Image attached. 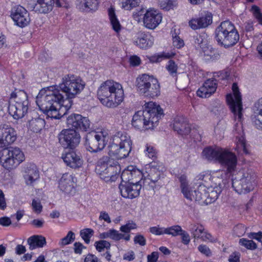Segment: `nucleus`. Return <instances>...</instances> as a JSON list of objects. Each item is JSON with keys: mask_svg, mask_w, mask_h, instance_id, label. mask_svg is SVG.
I'll return each instance as SVG.
<instances>
[{"mask_svg": "<svg viewBox=\"0 0 262 262\" xmlns=\"http://www.w3.org/2000/svg\"><path fill=\"white\" fill-rule=\"evenodd\" d=\"M85 85L80 77L67 75L62 78L59 85L60 89L66 95V98L55 86H50L41 90L36 97L37 105L47 116L52 119H60L71 108L72 99L79 94Z\"/></svg>", "mask_w": 262, "mask_h": 262, "instance_id": "nucleus-1", "label": "nucleus"}, {"mask_svg": "<svg viewBox=\"0 0 262 262\" xmlns=\"http://www.w3.org/2000/svg\"><path fill=\"white\" fill-rule=\"evenodd\" d=\"M226 176V173L223 170L201 174L200 176V179L202 181L201 184L196 189H193L188 184L186 176L181 175L179 179L181 192L188 200L202 201L206 204L212 203L216 200L221 193V182Z\"/></svg>", "mask_w": 262, "mask_h": 262, "instance_id": "nucleus-2", "label": "nucleus"}, {"mask_svg": "<svg viewBox=\"0 0 262 262\" xmlns=\"http://www.w3.org/2000/svg\"><path fill=\"white\" fill-rule=\"evenodd\" d=\"M143 111L136 112L133 116L132 126L137 129L144 131L152 129L158 125L163 110L155 102H146Z\"/></svg>", "mask_w": 262, "mask_h": 262, "instance_id": "nucleus-3", "label": "nucleus"}, {"mask_svg": "<svg viewBox=\"0 0 262 262\" xmlns=\"http://www.w3.org/2000/svg\"><path fill=\"white\" fill-rule=\"evenodd\" d=\"M97 95L101 103L109 108L117 107L124 99L122 84L113 80H107L101 83L98 88Z\"/></svg>", "mask_w": 262, "mask_h": 262, "instance_id": "nucleus-4", "label": "nucleus"}, {"mask_svg": "<svg viewBox=\"0 0 262 262\" xmlns=\"http://www.w3.org/2000/svg\"><path fill=\"white\" fill-rule=\"evenodd\" d=\"M215 33L218 44L225 48L234 46L239 39L235 27L228 20L222 22L216 28Z\"/></svg>", "mask_w": 262, "mask_h": 262, "instance_id": "nucleus-5", "label": "nucleus"}, {"mask_svg": "<svg viewBox=\"0 0 262 262\" xmlns=\"http://www.w3.org/2000/svg\"><path fill=\"white\" fill-rule=\"evenodd\" d=\"M135 87L139 95L146 97L155 98L160 96L161 93V86L157 78L146 74L137 77Z\"/></svg>", "mask_w": 262, "mask_h": 262, "instance_id": "nucleus-6", "label": "nucleus"}, {"mask_svg": "<svg viewBox=\"0 0 262 262\" xmlns=\"http://www.w3.org/2000/svg\"><path fill=\"white\" fill-rule=\"evenodd\" d=\"M28 104L27 93L23 90L16 91L11 94L9 113L15 119L22 118L28 112Z\"/></svg>", "mask_w": 262, "mask_h": 262, "instance_id": "nucleus-7", "label": "nucleus"}, {"mask_svg": "<svg viewBox=\"0 0 262 262\" xmlns=\"http://www.w3.org/2000/svg\"><path fill=\"white\" fill-rule=\"evenodd\" d=\"M25 160L23 151L18 147L4 148L0 150V165L5 169H15Z\"/></svg>", "mask_w": 262, "mask_h": 262, "instance_id": "nucleus-8", "label": "nucleus"}, {"mask_svg": "<svg viewBox=\"0 0 262 262\" xmlns=\"http://www.w3.org/2000/svg\"><path fill=\"white\" fill-rule=\"evenodd\" d=\"M255 175L252 171H239L232 179V187L238 194H244L253 190Z\"/></svg>", "mask_w": 262, "mask_h": 262, "instance_id": "nucleus-9", "label": "nucleus"}, {"mask_svg": "<svg viewBox=\"0 0 262 262\" xmlns=\"http://www.w3.org/2000/svg\"><path fill=\"white\" fill-rule=\"evenodd\" d=\"M108 139L109 134L107 130L93 132L86 135L85 145L90 152H97L104 148Z\"/></svg>", "mask_w": 262, "mask_h": 262, "instance_id": "nucleus-10", "label": "nucleus"}, {"mask_svg": "<svg viewBox=\"0 0 262 262\" xmlns=\"http://www.w3.org/2000/svg\"><path fill=\"white\" fill-rule=\"evenodd\" d=\"M232 93L226 95V101L235 121L241 122L243 119V104L242 95L236 83L232 86Z\"/></svg>", "mask_w": 262, "mask_h": 262, "instance_id": "nucleus-11", "label": "nucleus"}, {"mask_svg": "<svg viewBox=\"0 0 262 262\" xmlns=\"http://www.w3.org/2000/svg\"><path fill=\"white\" fill-rule=\"evenodd\" d=\"M107 157H103L98 161L96 166V172L99 175L100 178L106 182L115 181L120 171L119 165L109 164L106 162Z\"/></svg>", "mask_w": 262, "mask_h": 262, "instance_id": "nucleus-12", "label": "nucleus"}, {"mask_svg": "<svg viewBox=\"0 0 262 262\" xmlns=\"http://www.w3.org/2000/svg\"><path fill=\"white\" fill-rule=\"evenodd\" d=\"M59 141L63 147L72 149L79 144L80 136L75 129H64L59 135Z\"/></svg>", "mask_w": 262, "mask_h": 262, "instance_id": "nucleus-13", "label": "nucleus"}, {"mask_svg": "<svg viewBox=\"0 0 262 262\" xmlns=\"http://www.w3.org/2000/svg\"><path fill=\"white\" fill-rule=\"evenodd\" d=\"M217 162L226 168L228 172L232 173L235 170L237 158L229 149L222 148Z\"/></svg>", "mask_w": 262, "mask_h": 262, "instance_id": "nucleus-14", "label": "nucleus"}, {"mask_svg": "<svg viewBox=\"0 0 262 262\" xmlns=\"http://www.w3.org/2000/svg\"><path fill=\"white\" fill-rule=\"evenodd\" d=\"M68 127L73 129L87 131L91 126V122L88 118L80 114H72L69 115L66 121Z\"/></svg>", "mask_w": 262, "mask_h": 262, "instance_id": "nucleus-15", "label": "nucleus"}, {"mask_svg": "<svg viewBox=\"0 0 262 262\" xmlns=\"http://www.w3.org/2000/svg\"><path fill=\"white\" fill-rule=\"evenodd\" d=\"M145 12L143 17V24L145 27L150 29H155L162 21V15L154 9L146 10L142 8L138 12V15H141Z\"/></svg>", "mask_w": 262, "mask_h": 262, "instance_id": "nucleus-16", "label": "nucleus"}, {"mask_svg": "<svg viewBox=\"0 0 262 262\" xmlns=\"http://www.w3.org/2000/svg\"><path fill=\"white\" fill-rule=\"evenodd\" d=\"M11 16L15 24L21 28L27 26L30 21L29 13L23 6H14L11 10Z\"/></svg>", "mask_w": 262, "mask_h": 262, "instance_id": "nucleus-17", "label": "nucleus"}, {"mask_svg": "<svg viewBox=\"0 0 262 262\" xmlns=\"http://www.w3.org/2000/svg\"><path fill=\"white\" fill-rule=\"evenodd\" d=\"M17 139L16 131L7 124L0 125V147H4L13 143Z\"/></svg>", "mask_w": 262, "mask_h": 262, "instance_id": "nucleus-18", "label": "nucleus"}, {"mask_svg": "<svg viewBox=\"0 0 262 262\" xmlns=\"http://www.w3.org/2000/svg\"><path fill=\"white\" fill-rule=\"evenodd\" d=\"M34 3L30 4L32 10L38 13L46 14L51 11L53 6H61L60 0H34Z\"/></svg>", "mask_w": 262, "mask_h": 262, "instance_id": "nucleus-19", "label": "nucleus"}, {"mask_svg": "<svg viewBox=\"0 0 262 262\" xmlns=\"http://www.w3.org/2000/svg\"><path fill=\"white\" fill-rule=\"evenodd\" d=\"M121 195L126 199H134L139 195L141 184L136 182L121 183L119 185Z\"/></svg>", "mask_w": 262, "mask_h": 262, "instance_id": "nucleus-20", "label": "nucleus"}, {"mask_svg": "<svg viewBox=\"0 0 262 262\" xmlns=\"http://www.w3.org/2000/svg\"><path fill=\"white\" fill-rule=\"evenodd\" d=\"M188 230L195 239H201L204 242H213L214 241L212 235L205 230L202 225L198 223L189 224Z\"/></svg>", "mask_w": 262, "mask_h": 262, "instance_id": "nucleus-21", "label": "nucleus"}, {"mask_svg": "<svg viewBox=\"0 0 262 262\" xmlns=\"http://www.w3.org/2000/svg\"><path fill=\"white\" fill-rule=\"evenodd\" d=\"M172 127L179 134L188 135L191 131V126L187 120L183 116H177L172 121Z\"/></svg>", "mask_w": 262, "mask_h": 262, "instance_id": "nucleus-22", "label": "nucleus"}, {"mask_svg": "<svg viewBox=\"0 0 262 262\" xmlns=\"http://www.w3.org/2000/svg\"><path fill=\"white\" fill-rule=\"evenodd\" d=\"M62 159L67 166L73 168L80 167L83 164L82 159L74 151H65Z\"/></svg>", "mask_w": 262, "mask_h": 262, "instance_id": "nucleus-23", "label": "nucleus"}, {"mask_svg": "<svg viewBox=\"0 0 262 262\" xmlns=\"http://www.w3.org/2000/svg\"><path fill=\"white\" fill-rule=\"evenodd\" d=\"M74 177L66 173L62 175L59 181L58 187L60 190L67 194H70L74 190L75 181Z\"/></svg>", "mask_w": 262, "mask_h": 262, "instance_id": "nucleus-24", "label": "nucleus"}, {"mask_svg": "<svg viewBox=\"0 0 262 262\" xmlns=\"http://www.w3.org/2000/svg\"><path fill=\"white\" fill-rule=\"evenodd\" d=\"M217 83L214 79H208L198 90L197 95L202 98H207L213 94L216 90Z\"/></svg>", "mask_w": 262, "mask_h": 262, "instance_id": "nucleus-25", "label": "nucleus"}, {"mask_svg": "<svg viewBox=\"0 0 262 262\" xmlns=\"http://www.w3.org/2000/svg\"><path fill=\"white\" fill-rule=\"evenodd\" d=\"M118 136L115 140H119L121 155L122 156H128L132 149L130 138L126 133H118Z\"/></svg>", "mask_w": 262, "mask_h": 262, "instance_id": "nucleus-26", "label": "nucleus"}, {"mask_svg": "<svg viewBox=\"0 0 262 262\" xmlns=\"http://www.w3.org/2000/svg\"><path fill=\"white\" fill-rule=\"evenodd\" d=\"M212 23L211 14L207 13L200 18H194L189 22V26L193 30H197L207 27Z\"/></svg>", "mask_w": 262, "mask_h": 262, "instance_id": "nucleus-27", "label": "nucleus"}, {"mask_svg": "<svg viewBox=\"0 0 262 262\" xmlns=\"http://www.w3.org/2000/svg\"><path fill=\"white\" fill-rule=\"evenodd\" d=\"M24 178L27 185H33L39 178V173L37 167L34 165L27 166L25 171Z\"/></svg>", "mask_w": 262, "mask_h": 262, "instance_id": "nucleus-28", "label": "nucleus"}, {"mask_svg": "<svg viewBox=\"0 0 262 262\" xmlns=\"http://www.w3.org/2000/svg\"><path fill=\"white\" fill-rule=\"evenodd\" d=\"M77 8L82 12H93L98 9V0H78Z\"/></svg>", "mask_w": 262, "mask_h": 262, "instance_id": "nucleus-29", "label": "nucleus"}, {"mask_svg": "<svg viewBox=\"0 0 262 262\" xmlns=\"http://www.w3.org/2000/svg\"><path fill=\"white\" fill-rule=\"evenodd\" d=\"M99 237L101 239L111 238L114 241H118L123 239L126 241L130 240V235L129 234H124L119 233L118 231L114 229H110L106 232L101 233L99 234Z\"/></svg>", "mask_w": 262, "mask_h": 262, "instance_id": "nucleus-30", "label": "nucleus"}, {"mask_svg": "<svg viewBox=\"0 0 262 262\" xmlns=\"http://www.w3.org/2000/svg\"><path fill=\"white\" fill-rule=\"evenodd\" d=\"M147 170L148 171L144 172L146 176L145 178V183L149 185L152 183L155 184L160 179L162 172L157 169L152 164L149 168H147Z\"/></svg>", "mask_w": 262, "mask_h": 262, "instance_id": "nucleus-31", "label": "nucleus"}, {"mask_svg": "<svg viewBox=\"0 0 262 262\" xmlns=\"http://www.w3.org/2000/svg\"><path fill=\"white\" fill-rule=\"evenodd\" d=\"M27 243L30 250H32L36 248H42L46 244V238L41 235H34L29 237L27 239Z\"/></svg>", "mask_w": 262, "mask_h": 262, "instance_id": "nucleus-32", "label": "nucleus"}, {"mask_svg": "<svg viewBox=\"0 0 262 262\" xmlns=\"http://www.w3.org/2000/svg\"><path fill=\"white\" fill-rule=\"evenodd\" d=\"M221 149L222 147H220L205 148L202 153V157L208 161L217 162Z\"/></svg>", "mask_w": 262, "mask_h": 262, "instance_id": "nucleus-33", "label": "nucleus"}, {"mask_svg": "<svg viewBox=\"0 0 262 262\" xmlns=\"http://www.w3.org/2000/svg\"><path fill=\"white\" fill-rule=\"evenodd\" d=\"M154 37L149 34H143L135 41L140 48L146 49L150 47L154 43Z\"/></svg>", "mask_w": 262, "mask_h": 262, "instance_id": "nucleus-34", "label": "nucleus"}, {"mask_svg": "<svg viewBox=\"0 0 262 262\" xmlns=\"http://www.w3.org/2000/svg\"><path fill=\"white\" fill-rule=\"evenodd\" d=\"M236 146L235 150L239 154H248L249 152L247 149V145L245 138L243 136L242 128L240 130L239 136L237 137L235 140Z\"/></svg>", "mask_w": 262, "mask_h": 262, "instance_id": "nucleus-35", "label": "nucleus"}, {"mask_svg": "<svg viewBox=\"0 0 262 262\" xmlns=\"http://www.w3.org/2000/svg\"><path fill=\"white\" fill-rule=\"evenodd\" d=\"M108 14L112 29L116 33H119L122 29V26L116 15L115 9L113 8H109Z\"/></svg>", "mask_w": 262, "mask_h": 262, "instance_id": "nucleus-36", "label": "nucleus"}, {"mask_svg": "<svg viewBox=\"0 0 262 262\" xmlns=\"http://www.w3.org/2000/svg\"><path fill=\"white\" fill-rule=\"evenodd\" d=\"M254 110L256 111L259 115L262 117V99H259L254 104ZM252 121L255 127L262 130V119L258 116H255L252 118Z\"/></svg>", "mask_w": 262, "mask_h": 262, "instance_id": "nucleus-37", "label": "nucleus"}, {"mask_svg": "<svg viewBox=\"0 0 262 262\" xmlns=\"http://www.w3.org/2000/svg\"><path fill=\"white\" fill-rule=\"evenodd\" d=\"M194 42L196 45L199 46L202 49L204 53V55L209 56L210 58H212V48L208 47H205L206 40L203 36L197 35L194 36Z\"/></svg>", "mask_w": 262, "mask_h": 262, "instance_id": "nucleus-38", "label": "nucleus"}, {"mask_svg": "<svg viewBox=\"0 0 262 262\" xmlns=\"http://www.w3.org/2000/svg\"><path fill=\"white\" fill-rule=\"evenodd\" d=\"M120 147L117 143H113L108 146V154L110 156H115L118 159H123L127 156H122Z\"/></svg>", "mask_w": 262, "mask_h": 262, "instance_id": "nucleus-39", "label": "nucleus"}, {"mask_svg": "<svg viewBox=\"0 0 262 262\" xmlns=\"http://www.w3.org/2000/svg\"><path fill=\"white\" fill-rule=\"evenodd\" d=\"M44 125L45 121L39 118L33 119L29 122L30 128L35 132L41 130Z\"/></svg>", "mask_w": 262, "mask_h": 262, "instance_id": "nucleus-40", "label": "nucleus"}, {"mask_svg": "<svg viewBox=\"0 0 262 262\" xmlns=\"http://www.w3.org/2000/svg\"><path fill=\"white\" fill-rule=\"evenodd\" d=\"M121 7L125 10H130L138 6L140 0H120Z\"/></svg>", "mask_w": 262, "mask_h": 262, "instance_id": "nucleus-41", "label": "nucleus"}, {"mask_svg": "<svg viewBox=\"0 0 262 262\" xmlns=\"http://www.w3.org/2000/svg\"><path fill=\"white\" fill-rule=\"evenodd\" d=\"M174 54L163 53L161 55H155L151 56H147V58L150 61V63H157L160 62L165 59H169L173 56Z\"/></svg>", "mask_w": 262, "mask_h": 262, "instance_id": "nucleus-42", "label": "nucleus"}, {"mask_svg": "<svg viewBox=\"0 0 262 262\" xmlns=\"http://www.w3.org/2000/svg\"><path fill=\"white\" fill-rule=\"evenodd\" d=\"M132 168V181L131 182H136L140 184V182L143 179L145 182V178L146 177L145 173L142 172L141 171L138 169H135L133 167Z\"/></svg>", "mask_w": 262, "mask_h": 262, "instance_id": "nucleus-43", "label": "nucleus"}, {"mask_svg": "<svg viewBox=\"0 0 262 262\" xmlns=\"http://www.w3.org/2000/svg\"><path fill=\"white\" fill-rule=\"evenodd\" d=\"M94 234V230L91 228H85L81 230L80 232V235L81 238L84 240L86 244H89L90 238Z\"/></svg>", "mask_w": 262, "mask_h": 262, "instance_id": "nucleus-44", "label": "nucleus"}, {"mask_svg": "<svg viewBox=\"0 0 262 262\" xmlns=\"http://www.w3.org/2000/svg\"><path fill=\"white\" fill-rule=\"evenodd\" d=\"M182 227L179 225H174L171 227L165 228V234L170 235L172 236L179 235L182 231Z\"/></svg>", "mask_w": 262, "mask_h": 262, "instance_id": "nucleus-45", "label": "nucleus"}, {"mask_svg": "<svg viewBox=\"0 0 262 262\" xmlns=\"http://www.w3.org/2000/svg\"><path fill=\"white\" fill-rule=\"evenodd\" d=\"M94 246L96 250L101 252L104 251L105 249L108 250L110 249L111 244L110 242L105 240H100L95 242Z\"/></svg>", "mask_w": 262, "mask_h": 262, "instance_id": "nucleus-46", "label": "nucleus"}, {"mask_svg": "<svg viewBox=\"0 0 262 262\" xmlns=\"http://www.w3.org/2000/svg\"><path fill=\"white\" fill-rule=\"evenodd\" d=\"M239 243L248 249L255 250L257 248L256 244L252 240L243 238L239 239Z\"/></svg>", "mask_w": 262, "mask_h": 262, "instance_id": "nucleus-47", "label": "nucleus"}, {"mask_svg": "<svg viewBox=\"0 0 262 262\" xmlns=\"http://www.w3.org/2000/svg\"><path fill=\"white\" fill-rule=\"evenodd\" d=\"M121 178L122 179L121 183H129L131 182L132 181V168L130 167H128L127 169H125L123 171Z\"/></svg>", "mask_w": 262, "mask_h": 262, "instance_id": "nucleus-48", "label": "nucleus"}, {"mask_svg": "<svg viewBox=\"0 0 262 262\" xmlns=\"http://www.w3.org/2000/svg\"><path fill=\"white\" fill-rule=\"evenodd\" d=\"M75 239V234L72 231H69L67 235L63 238H62L59 244L61 246H65L70 244Z\"/></svg>", "mask_w": 262, "mask_h": 262, "instance_id": "nucleus-49", "label": "nucleus"}, {"mask_svg": "<svg viewBox=\"0 0 262 262\" xmlns=\"http://www.w3.org/2000/svg\"><path fill=\"white\" fill-rule=\"evenodd\" d=\"M144 152L145 155L149 158L154 159L157 157V150L151 145L148 144L146 145Z\"/></svg>", "mask_w": 262, "mask_h": 262, "instance_id": "nucleus-50", "label": "nucleus"}, {"mask_svg": "<svg viewBox=\"0 0 262 262\" xmlns=\"http://www.w3.org/2000/svg\"><path fill=\"white\" fill-rule=\"evenodd\" d=\"M31 206L33 211L36 214H39L42 210V205L39 199H33L32 202Z\"/></svg>", "mask_w": 262, "mask_h": 262, "instance_id": "nucleus-51", "label": "nucleus"}, {"mask_svg": "<svg viewBox=\"0 0 262 262\" xmlns=\"http://www.w3.org/2000/svg\"><path fill=\"white\" fill-rule=\"evenodd\" d=\"M159 6L165 10H169L173 6L172 0H157Z\"/></svg>", "mask_w": 262, "mask_h": 262, "instance_id": "nucleus-52", "label": "nucleus"}, {"mask_svg": "<svg viewBox=\"0 0 262 262\" xmlns=\"http://www.w3.org/2000/svg\"><path fill=\"white\" fill-rule=\"evenodd\" d=\"M255 18L258 21L259 24L262 25V13L259 8L255 5L253 6L250 10Z\"/></svg>", "mask_w": 262, "mask_h": 262, "instance_id": "nucleus-53", "label": "nucleus"}, {"mask_svg": "<svg viewBox=\"0 0 262 262\" xmlns=\"http://www.w3.org/2000/svg\"><path fill=\"white\" fill-rule=\"evenodd\" d=\"M137 228V225L134 222H129L125 225L121 226L120 230L124 233H129L131 230Z\"/></svg>", "mask_w": 262, "mask_h": 262, "instance_id": "nucleus-54", "label": "nucleus"}, {"mask_svg": "<svg viewBox=\"0 0 262 262\" xmlns=\"http://www.w3.org/2000/svg\"><path fill=\"white\" fill-rule=\"evenodd\" d=\"M149 231L152 234L156 235L165 234V228L161 227L159 226H154L149 228Z\"/></svg>", "mask_w": 262, "mask_h": 262, "instance_id": "nucleus-55", "label": "nucleus"}, {"mask_svg": "<svg viewBox=\"0 0 262 262\" xmlns=\"http://www.w3.org/2000/svg\"><path fill=\"white\" fill-rule=\"evenodd\" d=\"M235 234L238 237L243 236L246 232V227L243 224L237 225L234 228Z\"/></svg>", "mask_w": 262, "mask_h": 262, "instance_id": "nucleus-56", "label": "nucleus"}, {"mask_svg": "<svg viewBox=\"0 0 262 262\" xmlns=\"http://www.w3.org/2000/svg\"><path fill=\"white\" fill-rule=\"evenodd\" d=\"M134 241L136 244H139L142 246H145L146 245V239L145 237L140 234L135 236L134 238Z\"/></svg>", "mask_w": 262, "mask_h": 262, "instance_id": "nucleus-57", "label": "nucleus"}, {"mask_svg": "<svg viewBox=\"0 0 262 262\" xmlns=\"http://www.w3.org/2000/svg\"><path fill=\"white\" fill-rule=\"evenodd\" d=\"M241 254L238 252H234L231 254L228 258L229 262H240Z\"/></svg>", "mask_w": 262, "mask_h": 262, "instance_id": "nucleus-58", "label": "nucleus"}, {"mask_svg": "<svg viewBox=\"0 0 262 262\" xmlns=\"http://www.w3.org/2000/svg\"><path fill=\"white\" fill-rule=\"evenodd\" d=\"M179 235L181 236L182 242L184 245H188L190 241L189 235L185 230H182Z\"/></svg>", "mask_w": 262, "mask_h": 262, "instance_id": "nucleus-59", "label": "nucleus"}, {"mask_svg": "<svg viewBox=\"0 0 262 262\" xmlns=\"http://www.w3.org/2000/svg\"><path fill=\"white\" fill-rule=\"evenodd\" d=\"M198 250L201 253L207 256H210L211 254V252L209 248L205 245H200L198 247Z\"/></svg>", "mask_w": 262, "mask_h": 262, "instance_id": "nucleus-60", "label": "nucleus"}, {"mask_svg": "<svg viewBox=\"0 0 262 262\" xmlns=\"http://www.w3.org/2000/svg\"><path fill=\"white\" fill-rule=\"evenodd\" d=\"M173 44L177 48H180L184 45L183 40L177 36L173 37Z\"/></svg>", "mask_w": 262, "mask_h": 262, "instance_id": "nucleus-61", "label": "nucleus"}, {"mask_svg": "<svg viewBox=\"0 0 262 262\" xmlns=\"http://www.w3.org/2000/svg\"><path fill=\"white\" fill-rule=\"evenodd\" d=\"M248 237L250 238L256 239L262 243V232H258L257 233L251 232L249 234Z\"/></svg>", "mask_w": 262, "mask_h": 262, "instance_id": "nucleus-62", "label": "nucleus"}, {"mask_svg": "<svg viewBox=\"0 0 262 262\" xmlns=\"http://www.w3.org/2000/svg\"><path fill=\"white\" fill-rule=\"evenodd\" d=\"M130 66H139L141 64V59L137 55H133L129 58Z\"/></svg>", "mask_w": 262, "mask_h": 262, "instance_id": "nucleus-63", "label": "nucleus"}, {"mask_svg": "<svg viewBox=\"0 0 262 262\" xmlns=\"http://www.w3.org/2000/svg\"><path fill=\"white\" fill-rule=\"evenodd\" d=\"M159 258V253L158 252H153L150 255H148L147 262H157Z\"/></svg>", "mask_w": 262, "mask_h": 262, "instance_id": "nucleus-64", "label": "nucleus"}]
</instances>
